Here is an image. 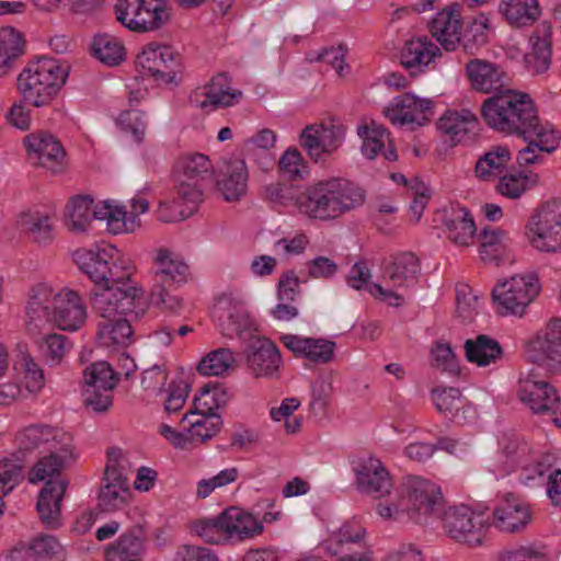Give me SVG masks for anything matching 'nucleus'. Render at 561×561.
<instances>
[{
	"mask_svg": "<svg viewBox=\"0 0 561 561\" xmlns=\"http://www.w3.org/2000/svg\"><path fill=\"white\" fill-rule=\"evenodd\" d=\"M527 357L534 363L552 359L561 352V319L550 320L525 344Z\"/></svg>",
	"mask_w": 561,
	"mask_h": 561,
	"instance_id": "nucleus-33",
	"label": "nucleus"
},
{
	"mask_svg": "<svg viewBox=\"0 0 561 561\" xmlns=\"http://www.w3.org/2000/svg\"><path fill=\"white\" fill-rule=\"evenodd\" d=\"M517 392L520 401L535 413H551L553 423L561 428V401L549 382L529 374L519 379Z\"/></svg>",
	"mask_w": 561,
	"mask_h": 561,
	"instance_id": "nucleus-16",
	"label": "nucleus"
},
{
	"mask_svg": "<svg viewBox=\"0 0 561 561\" xmlns=\"http://www.w3.org/2000/svg\"><path fill=\"white\" fill-rule=\"evenodd\" d=\"M528 146L517 153L519 165H529L539 162V152L551 153L557 150L561 140V133L550 123H542L528 135H519Z\"/></svg>",
	"mask_w": 561,
	"mask_h": 561,
	"instance_id": "nucleus-29",
	"label": "nucleus"
},
{
	"mask_svg": "<svg viewBox=\"0 0 561 561\" xmlns=\"http://www.w3.org/2000/svg\"><path fill=\"white\" fill-rule=\"evenodd\" d=\"M402 493L407 517L413 523L426 525L444 508L445 500L440 486L425 478L419 476L407 478Z\"/></svg>",
	"mask_w": 561,
	"mask_h": 561,
	"instance_id": "nucleus-12",
	"label": "nucleus"
},
{
	"mask_svg": "<svg viewBox=\"0 0 561 561\" xmlns=\"http://www.w3.org/2000/svg\"><path fill=\"white\" fill-rule=\"evenodd\" d=\"M24 142L32 163L38 164L51 173L65 171L66 151L54 136L43 133L31 134Z\"/></svg>",
	"mask_w": 561,
	"mask_h": 561,
	"instance_id": "nucleus-22",
	"label": "nucleus"
},
{
	"mask_svg": "<svg viewBox=\"0 0 561 561\" xmlns=\"http://www.w3.org/2000/svg\"><path fill=\"white\" fill-rule=\"evenodd\" d=\"M525 239L539 253L561 254V199L537 208L525 225Z\"/></svg>",
	"mask_w": 561,
	"mask_h": 561,
	"instance_id": "nucleus-10",
	"label": "nucleus"
},
{
	"mask_svg": "<svg viewBox=\"0 0 561 561\" xmlns=\"http://www.w3.org/2000/svg\"><path fill=\"white\" fill-rule=\"evenodd\" d=\"M541 34L535 33L529 37V50L525 54V62L536 73L546 72L551 65V43L548 27Z\"/></svg>",
	"mask_w": 561,
	"mask_h": 561,
	"instance_id": "nucleus-51",
	"label": "nucleus"
},
{
	"mask_svg": "<svg viewBox=\"0 0 561 561\" xmlns=\"http://www.w3.org/2000/svg\"><path fill=\"white\" fill-rule=\"evenodd\" d=\"M67 485L68 482L64 478L48 480L38 495L37 511L42 520L48 527L59 525L61 501Z\"/></svg>",
	"mask_w": 561,
	"mask_h": 561,
	"instance_id": "nucleus-41",
	"label": "nucleus"
},
{
	"mask_svg": "<svg viewBox=\"0 0 561 561\" xmlns=\"http://www.w3.org/2000/svg\"><path fill=\"white\" fill-rule=\"evenodd\" d=\"M301 401L296 397H288L282 400L279 405L270 410V417L275 423H283L284 431L287 434H296L301 428V417L294 413L300 408Z\"/></svg>",
	"mask_w": 561,
	"mask_h": 561,
	"instance_id": "nucleus-59",
	"label": "nucleus"
},
{
	"mask_svg": "<svg viewBox=\"0 0 561 561\" xmlns=\"http://www.w3.org/2000/svg\"><path fill=\"white\" fill-rule=\"evenodd\" d=\"M364 201V192L347 180L327 179L302 192L299 215L312 220L329 221L359 207Z\"/></svg>",
	"mask_w": 561,
	"mask_h": 561,
	"instance_id": "nucleus-4",
	"label": "nucleus"
},
{
	"mask_svg": "<svg viewBox=\"0 0 561 561\" xmlns=\"http://www.w3.org/2000/svg\"><path fill=\"white\" fill-rule=\"evenodd\" d=\"M144 553L142 537L128 531L106 549V561H144Z\"/></svg>",
	"mask_w": 561,
	"mask_h": 561,
	"instance_id": "nucleus-52",
	"label": "nucleus"
},
{
	"mask_svg": "<svg viewBox=\"0 0 561 561\" xmlns=\"http://www.w3.org/2000/svg\"><path fill=\"white\" fill-rule=\"evenodd\" d=\"M182 423H186L195 446L215 436L219 431L221 421L217 414H206L193 410L182 417Z\"/></svg>",
	"mask_w": 561,
	"mask_h": 561,
	"instance_id": "nucleus-54",
	"label": "nucleus"
},
{
	"mask_svg": "<svg viewBox=\"0 0 561 561\" xmlns=\"http://www.w3.org/2000/svg\"><path fill=\"white\" fill-rule=\"evenodd\" d=\"M353 471L357 488L365 493L383 496L390 493L393 483L392 478L382 461L366 455L353 462Z\"/></svg>",
	"mask_w": 561,
	"mask_h": 561,
	"instance_id": "nucleus-21",
	"label": "nucleus"
},
{
	"mask_svg": "<svg viewBox=\"0 0 561 561\" xmlns=\"http://www.w3.org/2000/svg\"><path fill=\"white\" fill-rule=\"evenodd\" d=\"M134 66L137 76L127 85L130 103L146 99L150 84L178 85L183 78L182 64L174 49L157 42L139 48Z\"/></svg>",
	"mask_w": 561,
	"mask_h": 561,
	"instance_id": "nucleus-3",
	"label": "nucleus"
},
{
	"mask_svg": "<svg viewBox=\"0 0 561 561\" xmlns=\"http://www.w3.org/2000/svg\"><path fill=\"white\" fill-rule=\"evenodd\" d=\"M531 519L530 505L522 497L511 493L502 496L493 510L494 525L506 533L525 529Z\"/></svg>",
	"mask_w": 561,
	"mask_h": 561,
	"instance_id": "nucleus-26",
	"label": "nucleus"
},
{
	"mask_svg": "<svg viewBox=\"0 0 561 561\" xmlns=\"http://www.w3.org/2000/svg\"><path fill=\"white\" fill-rule=\"evenodd\" d=\"M356 134L360 140L359 150L363 157L374 160L382 157L396 161L398 156L392 145L389 130L374 119H363L357 125Z\"/></svg>",
	"mask_w": 561,
	"mask_h": 561,
	"instance_id": "nucleus-24",
	"label": "nucleus"
},
{
	"mask_svg": "<svg viewBox=\"0 0 561 561\" xmlns=\"http://www.w3.org/2000/svg\"><path fill=\"white\" fill-rule=\"evenodd\" d=\"M539 183V176L531 171L515 170L504 173L495 185V191L507 199H519Z\"/></svg>",
	"mask_w": 561,
	"mask_h": 561,
	"instance_id": "nucleus-48",
	"label": "nucleus"
},
{
	"mask_svg": "<svg viewBox=\"0 0 561 561\" xmlns=\"http://www.w3.org/2000/svg\"><path fill=\"white\" fill-rule=\"evenodd\" d=\"M234 364V356L228 348H218L206 354L197 365L203 376H221Z\"/></svg>",
	"mask_w": 561,
	"mask_h": 561,
	"instance_id": "nucleus-61",
	"label": "nucleus"
},
{
	"mask_svg": "<svg viewBox=\"0 0 561 561\" xmlns=\"http://www.w3.org/2000/svg\"><path fill=\"white\" fill-rule=\"evenodd\" d=\"M500 10L514 26H525L538 19L540 9L537 0H503Z\"/></svg>",
	"mask_w": 561,
	"mask_h": 561,
	"instance_id": "nucleus-57",
	"label": "nucleus"
},
{
	"mask_svg": "<svg viewBox=\"0 0 561 561\" xmlns=\"http://www.w3.org/2000/svg\"><path fill=\"white\" fill-rule=\"evenodd\" d=\"M249 171L243 159L234 158L225 162L217 179V188L226 202L234 203L248 192Z\"/></svg>",
	"mask_w": 561,
	"mask_h": 561,
	"instance_id": "nucleus-32",
	"label": "nucleus"
},
{
	"mask_svg": "<svg viewBox=\"0 0 561 561\" xmlns=\"http://www.w3.org/2000/svg\"><path fill=\"white\" fill-rule=\"evenodd\" d=\"M371 272L365 262H356L350 270L346 283L355 290H365L375 299L392 307H399L404 302V296L388 288L383 284L371 280Z\"/></svg>",
	"mask_w": 561,
	"mask_h": 561,
	"instance_id": "nucleus-31",
	"label": "nucleus"
},
{
	"mask_svg": "<svg viewBox=\"0 0 561 561\" xmlns=\"http://www.w3.org/2000/svg\"><path fill=\"white\" fill-rule=\"evenodd\" d=\"M72 260L92 283L89 301L99 318L141 317L144 288L133 279V259L113 244L77 249Z\"/></svg>",
	"mask_w": 561,
	"mask_h": 561,
	"instance_id": "nucleus-2",
	"label": "nucleus"
},
{
	"mask_svg": "<svg viewBox=\"0 0 561 561\" xmlns=\"http://www.w3.org/2000/svg\"><path fill=\"white\" fill-rule=\"evenodd\" d=\"M94 219L104 221L107 232L114 236L130 234L141 227L140 219L129 216L126 206L122 202L112 198L96 202Z\"/></svg>",
	"mask_w": 561,
	"mask_h": 561,
	"instance_id": "nucleus-30",
	"label": "nucleus"
},
{
	"mask_svg": "<svg viewBox=\"0 0 561 561\" xmlns=\"http://www.w3.org/2000/svg\"><path fill=\"white\" fill-rule=\"evenodd\" d=\"M263 530L260 519L238 506H230L216 516L198 519L192 525V531L211 545L241 542L260 536Z\"/></svg>",
	"mask_w": 561,
	"mask_h": 561,
	"instance_id": "nucleus-7",
	"label": "nucleus"
},
{
	"mask_svg": "<svg viewBox=\"0 0 561 561\" xmlns=\"http://www.w3.org/2000/svg\"><path fill=\"white\" fill-rule=\"evenodd\" d=\"M96 202L90 195H75L62 211V224L73 234H87L92 229Z\"/></svg>",
	"mask_w": 561,
	"mask_h": 561,
	"instance_id": "nucleus-35",
	"label": "nucleus"
},
{
	"mask_svg": "<svg viewBox=\"0 0 561 561\" xmlns=\"http://www.w3.org/2000/svg\"><path fill=\"white\" fill-rule=\"evenodd\" d=\"M346 129L343 124L330 121L309 125L300 134L301 146L309 157L319 161L335 152L344 142Z\"/></svg>",
	"mask_w": 561,
	"mask_h": 561,
	"instance_id": "nucleus-15",
	"label": "nucleus"
},
{
	"mask_svg": "<svg viewBox=\"0 0 561 561\" xmlns=\"http://www.w3.org/2000/svg\"><path fill=\"white\" fill-rule=\"evenodd\" d=\"M447 238L458 247H469L477 234L476 222L465 207H451L444 219Z\"/></svg>",
	"mask_w": 561,
	"mask_h": 561,
	"instance_id": "nucleus-42",
	"label": "nucleus"
},
{
	"mask_svg": "<svg viewBox=\"0 0 561 561\" xmlns=\"http://www.w3.org/2000/svg\"><path fill=\"white\" fill-rule=\"evenodd\" d=\"M130 499L127 480L115 471H106L105 484L100 491L98 507L102 512L122 508Z\"/></svg>",
	"mask_w": 561,
	"mask_h": 561,
	"instance_id": "nucleus-45",
	"label": "nucleus"
},
{
	"mask_svg": "<svg viewBox=\"0 0 561 561\" xmlns=\"http://www.w3.org/2000/svg\"><path fill=\"white\" fill-rule=\"evenodd\" d=\"M242 92L231 87L230 79L225 73H218L202 87H197L190 94L193 106L206 112H213L220 107H229L237 104Z\"/></svg>",
	"mask_w": 561,
	"mask_h": 561,
	"instance_id": "nucleus-19",
	"label": "nucleus"
},
{
	"mask_svg": "<svg viewBox=\"0 0 561 561\" xmlns=\"http://www.w3.org/2000/svg\"><path fill=\"white\" fill-rule=\"evenodd\" d=\"M72 442V436L68 432L38 424L21 430L15 437L18 448L25 453L38 451L45 454L60 446H70Z\"/></svg>",
	"mask_w": 561,
	"mask_h": 561,
	"instance_id": "nucleus-23",
	"label": "nucleus"
},
{
	"mask_svg": "<svg viewBox=\"0 0 561 561\" xmlns=\"http://www.w3.org/2000/svg\"><path fill=\"white\" fill-rule=\"evenodd\" d=\"M477 123V116L469 110H447L436 122L440 134L454 142H459Z\"/></svg>",
	"mask_w": 561,
	"mask_h": 561,
	"instance_id": "nucleus-49",
	"label": "nucleus"
},
{
	"mask_svg": "<svg viewBox=\"0 0 561 561\" xmlns=\"http://www.w3.org/2000/svg\"><path fill=\"white\" fill-rule=\"evenodd\" d=\"M466 70L469 81L478 91L491 93L504 87V72L493 64L477 59L470 61Z\"/></svg>",
	"mask_w": 561,
	"mask_h": 561,
	"instance_id": "nucleus-46",
	"label": "nucleus"
},
{
	"mask_svg": "<svg viewBox=\"0 0 561 561\" xmlns=\"http://www.w3.org/2000/svg\"><path fill=\"white\" fill-rule=\"evenodd\" d=\"M168 0H141L138 33L154 32L170 20Z\"/></svg>",
	"mask_w": 561,
	"mask_h": 561,
	"instance_id": "nucleus-56",
	"label": "nucleus"
},
{
	"mask_svg": "<svg viewBox=\"0 0 561 561\" xmlns=\"http://www.w3.org/2000/svg\"><path fill=\"white\" fill-rule=\"evenodd\" d=\"M541 293V282L535 271H524L503 277L492 288V302L502 317L523 318Z\"/></svg>",
	"mask_w": 561,
	"mask_h": 561,
	"instance_id": "nucleus-8",
	"label": "nucleus"
},
{
	"mask_svg": "<svg viewBox=\"0 0 561 561\" xmlns=\"http://www.w3.org/2000/svg\"><path fill=\"white\" fill-rule=\"evenodd\" d=\"M42 455L30 470L27 479L31 484L61 478L60 472L77 458L73 442L70 446H60Z\"/></svg>",
	"mask_w": 561,
	"mask_h": 561,
	"instance_id": "nucleus-28",
	"label": "nucleus"
},
{
	"mask_svg": "<svg viewBox=\"0 0 561 561\" xmlns=\"http://www.w3.org/2000/svg\"><path fill=\"white\" fill-rule=\"evenodd\" d=\"M249 364L257 377H272L282 364L280 351L274 342L259 340L249 356Z\"/></svg>",
	"mask_w": 561,
	"mask_h": 561,
	"instance_id": "nucleus-47",
	"label": "nucleus"
},
{
	"mask_svg": "<svg viewBox=\"0 0 561 561\" xmlns=\"http://www.w3.org/2000/svg\"><path fill=\"white\" fill-rule=\"evenodd\" d=\"M512 159L513 154L507 146H493L477 160L474 176L480 182H495L508 171Z\"/></svg>",
	"mask_w": 561,
	"mask_h": 561,
	"instance_id": "nucleus-39",
	"label": "nucleus"
},
{
	"mask_svg": "<svg viewBox=\"0 0 561 561\" xmlns=\"http://www.w3.org/2000/svg\"><path fill=\"white\" fill-rule=\"evenodd\" d=\"M263 198L278 211L295 208L299 214V203L302 192H298L291 184L273 182L263 187Z\"/></svg>",
	"mask_w": 561,
	"mask_h": 561,
	"instance_id": "nucleus-55",
	"label": "nucleus"
},
{
	"mask_svg": "<svg viewBox=\"0 0 561 561\" xmlns=\"http://www.w3.org/2000/svg\"><path fill=\"white\" fill-rule=\"evenodd\" d=\"M116 126L134 142L141 144L148 126L146 113L137 108L122 111L116 117Z\"/></svg>",
	"mask_w": 561,
	"mask_h": 561,
	"instance_id": "nucleus-58",
	"label": "nucleus"
},
{
	"mask_svg": "<svg viewBox=\"0 0 561 561\" xmlns=\"http://www.w3.org/2000/svg\"><path fill=\"white\" fill-rule=\"evenodd\" d=\"M240 478L238 467L231 466L219 470L215 474L199 479L195 484L194 495L197 500H206L213 494L225 491Z\"/></svg>",
	"mask_w": 561,
	"mask_h": 561,
	"instance_id": "nucleus-53",
	"label": "nucleus"
},
{
	"mask_svg": "<svg viewBox=\"0 0 561 561\" xmlns=\"http://www.w3.org/2000/svg\"><path fill=\"white\" fill-rule=\"evenodd\" d=\"M440 57L439 46L426 36L411 38L400 51L401 65L412 75L434 69Z\"/></svg>",
	"mask_w": 561,
	"mask_h": 561,
	"instance_id": "nucleus-27",
	"label": "nucleus"
},
{
	"mask_svg": "<svg viewBox=\"0 0 561 561\" xmlns=\"http://www.w3.org/2000/svg\"><path fill=\"white\" fill-rule=\"evenodd\" d=\"M127 317L100 318L96 325V341L101 347L108 352H122L124 356L123 368L126 375H129L135 368V364L124 351L134 342V331Z\"/></svg>",
	"mask_w": 561,
	"mask_h": 561,
	"instance_id": "nucleus-17",
	"label": "nucleus"
},
{
	"mask_svg": "<svg viewBox=\"0 0 561 561\" xmlns=\"http://www.w3.org/2000/svg\"><path fill=\"white\" fill-rule=\"evenodd\" d=\"M210 170L209 159L202 153L181 157L173 169V180L176 187H192L202 191L201 181Z\"/></svg>",
	"mask_w": 561,
	"mask_h": 561,
	"instance_id": "nucleus-38",
	"label": "nucleus"
},
{
	"mask_svg": "<svg viewBox=\"0 0 561 561\" xmlns=\"http://www.w3.org/2000/svg\"><path fill=\"white\" fill-rule=\"evenodd\" d=\"M190 393V386L183 379H173L163 389L162 394H159L164 411L169 414L181 411L187 400Z\"/></svg>",
	"mask_w": 561,
	"mask_h": 561,
	"instance_id": "nucleus-64",
	"label": "nucleus"
},
{
	"mask_svg": "<svg viewBox=\"0 0 561 561\" xmlns=\"http://www.w3.org/2000/svg\"><path fill=\"white\" fill-rule=\"evenodd\" d=\"M478 252L482 261L500 264L510 254L511 240L501 228H484L477 236Z\"/></svg>",
	"mask_w": 561,
	"mask_h": 561,
	"instance_id": "nucleus-43",
	"label": "nucleus"
},
{
	"mask_svg": "<svg viewBox=\"0 0 561 561\" xmlns=\"http://www.w3.org/2000/svg\"><path fill=\"white\" fill-rule=\"evenodd\" d=\"M33 559L36 558L49 561H66V552L58 539L51 535H38L25 550Z\"/></svg>",
	"mask_w": 561,
	"mask_h": 561,
	"instance_id": "nucleus-63",
	"label": "nucleus"
},
{
	"mask_svg": "<svg viewBox=\"0 0 561 561\" xmlns=\"http://www.w3.org/2000/svg\"><path fill=\"white\" fill-rule=\"evenodd\" d=\"M211 318L226 335L238 333L248 323V316L241 301L231 294H222L216 299L211 308Z\"/></svg>",
	"mask_w": 561,
	"mask_h": 561,
	"instance_id": "nucleus-36",
	"label": "nucleus"
},
{
	"mask_svg": "<svg viewBox=\"0 0 561 561\" xmlns=\"http://www.w3.org/2000/svg\"><path fill=\"white\" fill-rule=\"evenodd\" d=\"M463 348L467 360L478 367L496 365L503 357L501 344L486 334L468 339Z\"/></svg>",
	"mask_w": 561,
	"mask_h": 561,
	"instance_id": "nucleus-44",
	"label": "nucleus"
},
{
	"mask_svg": "<svg viewBox=\"0 0 561 561\" xmlns=\"http://www.w3.org/2000/svg\"><path fill=\"white\" fill-rule=\"evenodd\" d=\"M19 228L41 247L49 245L56 237L53 215L42 207L23 210L16 219Z\"/></svg>",
	"mask_w": 561,
	"mask_h": 561,
	"instance_id": "nucleus-34",
	"label": "nucleus"
},
{
	"mask_svg": "<svg viewBox=\"0 0 561 561\" xmlns=\"http://www.w3.org/2000/svg\"><path fill=\"white\" fill-rule=\"evenodd\" d=\"M16 365L25 389L30 393H38L46 383L45 375L39 364L30 354H23Z\"/></svg>",
	"mask_w": 561,
	"mask_h": 561,
	"instance_id": "nucleus-62",
	"label": "nucleus"
},
{
	"mask_svg": "<svg viewBox=\"0 0 561 561\" xmlns=\"http://www.w3.org/2000/svg\"><path fill=\"white\" fill-rule=\"evenodd\" d=\"M279 340L294 356L311 364L327 365L335 360L336 343L331 339L282 334Z\"/></svg>",
	"mask_w": 561,
	"mask_h": 561,
	"instance_id": "nucleus-20",
	"label": "nucleus"
},
{
	"mask_svg": "<svg viewBox=\"0 0 561 561\" xmlns=\"http://www.w3.org/2000/svg\"><path fill=\"white\" fill-rule=\"evenodd\" d=\"M91 51L95 59L108 67H116L127 58V49L124 42L112 34L103 33L93 37Z\"/></svg>",
	"mask_w": 561,
	"mask_h": 561,
	"instance_id": "nucleus-50",
	"label": "nucleus"
},
{
	"mask_svg": "<svg viewBox=\"0 0 561 561\" xmlns=\"http://www.w3.org/2000/svg\"><path fill=\"white\" fill-rule=\"evenodd\" d=\"M226 389L218 383H208L202 388L194 398V410L216 414L215 412L227 403Z\"/></svg>",
	"mask_w": 561,
	"mask_h": 561,
	"instance_id": "nucleus-60",
	"label": "nucleus"
},
{
	"mask_svg": "<svg viewBox=\"0 0 561 561\" xmlns=\"http://www.w3.org/2000/svg\"><path fill=\"white\" fill-rule=\"evenodd\" d=\"M535 465L531 447L517 435L510 433L499 438V451L490 460L488 469L497 479L516 472L520 483L533 485L547 472L541 468H534Z\"/></svg>",
	"mask_w": 561,
	"mask_h": 561,
	"instance_id": "nucleus-9",
	"label": "nucleus"
},
{
	"mask_svg": "<svg viewBox=\"0 0 561 561\" xmlns=\"http://www.w3.org/2000/svg\"><path fill=\"white\" fill-rule=\"evenodd\" d=\"M70 66L55 58L43 57L30 62L18 77V89L25 102L35 107L53 103L65 87Z\"/></svg>",
	"mask_w": 561,
	"mask_h": 561,
	"instance_id": "nucleus-6",
	"label": "nucleus"
},
{
	"mask_svg": "<svg viewBox=\"0 0 561 561\" xmlns=\"http://www.w3.org/2000/svg\"><path fill=\"white\" fill-rule=\"evenodd\" d=\"M203 192L192 187H176L175 190L161 199L158 204L156 216L157 219L171 224L179 222L191 217L202 202Z\"/></svg>",
	"mask_w": 561,
	"mask_h": 561,
	"instance_id": "nucleus-25",
	"label": "nucleus"
},
{
	"mask_svg": "<svg viewBox=\"0 0 561 561\" xmlns=\"http://www.w3.org/2000/svg\"><path fill=\"white\" fill-rule=\"evenodd\" d=\"M420 272L417 257L410 252L397 255L386 268L383 286L393 288L402 296V291L416 283Z\"/></svg>",
	"mask_w": 561,
	"mask_h": 561,
	"instance_id": "nucleus-37",
	"label": "nucleus"
},
{
	"mask_svg": "<svg viewBox=\"0 0 561 561\" xmlns=\"http://www.w3.org/2000/svg\"><path fill=\"white\" fill-rule=\"evenodd\" d=\"M434 107L433 99L407 92L394 96L383 108V115L393 126L414 130L431 122Z\"/></svg>",
	"mask_w": 561,
	"mask_h": 561,
	"instance_id": "nucleus-13",
	"label": "nucleus"
},
{
	"mask_svg": "<svg viewBox=\"0 0 561 561\" xmlns=\"http://www.w3.org/2000/svg\"><path fill=\"white\" fill-rule=\"evenodd\" d=\"M89 320L83 294L67 284L51 280L33 283L25 294L24 325L42 358L58 366L71 348L69 339L57 332L42 334L46 325L66 333L81 331Z\"/></svg>",
	"mask_w": 561,
	"mask_h": 561,
	"instance_id": "nucleus-1",
	"label": "nucleus"
},
{
	"mask_svg": "<svg viewBox=\"0 0 561 561\" xmlns=\"http://www.w3.org/2000/svg\"><path fill=\"white\" fill-rule=\"evenodd\" d=\"M481 116L491 129L506 135H528L542 124L530 95L512 89L488 98Z\"/></svg>",
	"mask_w": 561,
	"mask_h": 561,
	"instance_id": "nucleus-5",
	"label": "nucleus"
},
{
	"mask_svg": "<svg viewBox=\"0 0 561 561\" xmlns=\"http://www.w3.org/2000/svg\"><path fill=\"white\" fill-rule=\"evenodd\" d=\"M488 518L482 511L468 504L448 507L442 516V529L453 541L468 547L484 542Z\"/></svg>",
	"mask_w": 561,
	"mask_h": 561,
	"instance_id": "nucleus-11",
	"label": "nucleus"
},
{
	"mask_svg": "<svg viewBox=\"0 0 561 561\" xmlns=\"http://www.w3.org/2000/svg\"><path fill=\"white\" fill-rule=\"evenodd\" d=\"M431 32L446 50L455 49L461 34L459 5L454 4L437 12L431 24Z\"/></svg>",
	"mask_w": 561,
	"mask_h": 561,
	"instance_id": "nucleus-40",
	"label": "nucleus"
},
{
	"mask_svg": "<svg viewBox=\"0 0 561 561\" xmlns=\"http://www.w3.org/2000/svg\"><path fill=\"white\" fill-rule=\"evenodd\" d=\"M153 277L157 285H168L179 288L193 280V272L190 263L183 254L168 248L159 247L152 255Z\"/></svg>",
	"mask_w": 561,
	"mask_h": 561,
	"instance_id": "nucleus-18",
	"label": "nucleus"
},
{
	"mask_svg": "<svg viewBox=\"0 0 561 561\" xmlns=\"http://www.w3.org/2000/svg\"><path fill=\"white\" fill-rule=\"evenodd\" d=\"M83 402L94 412H105L113 404V390L118 382L117 374L106 362H96L83 371Z\"/></svg>",
	"mask_w": 561,
	"mask_h": 561,
	"instance_id": "nucleus-14",
	"label": "nucleus"
}]
</instances>
